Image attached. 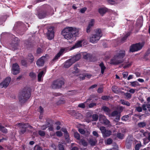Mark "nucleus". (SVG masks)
I'll list each match as a JSON object with an SVG mask.
<instances>
[{"instance_id": "obj_6", "label": "nucleus", "mask_w": 150, "mask_h": 150, "mask_svg": "<svg viewBox=\"0 0 150 150\" xmlns=\"http://www.w3.org/2000/svg\"><path fill=\"white\" fill-rule=\"evenodd\" d=\"M16 125H17L19 128V133L20 135H22L26 132L27 127L25 126V123H19L16 124Z\"/></svg>"}, {"instance_id": "obj_59", "label": "nucleus", "mask_w": 150, "mask_h": 150, "mask_svg": "<svg viewBox=\"0 0 150 150\" xmlns=\"http://www.w3.org/2000/svg\"><path fill=\"white\" fill-rule=\"evenodd\" d=\"M109 97H110V96H102L101 98L103 100H107L109 99Z\"/></svg>"}, {"instance_id": "obj_26", "label": "nucleus", "mask_w": 150, "mask_h": 150, "mask_svg": "<svg viewBox=\"0 0 150 150\" xmlns=\"http://www.w3.org/2000/svg\"><path fill=\"white\" fill-rule=\"evenodd\" d=\"M46 13L45 11H42L38 14V17L39 18H42L45 17Z\"/></svg>"}, {"instance_id": "obj_18", "label": "nucleus", "mask_w": 150, "mask_h": 150, "mask_svg": "<svg viewBox=\"0 0 150 150\" xmlns=\"http://www.w3.org/2000/svg\"><path fill=\"white\" fill-rule=\"evenodd\" d=\"M116 55L120 59L123 58L125 55V52L124 50H121L119 52L116 54Z\"/></svg>"}, {"instance_id": "obj_54", "label": "nucleus", "mask_w": 150, "mask_h": 150, "mask_svg": "<svg viewBox=\"0 0 150 150\" xmlns=\"http://www.w3.org/2000/svg\"><path fill=\"white\" fill-rule=\"evenodd\" d=\"M78 131L81 134H84L86 133V131L82 128L79 129Z\"/></svg>"}, {"instance_id": "obj_5", "label": "nucleus", "mask_w": 150, "mask_h": 150, "mask_svg": "<svg viewBox=\"0 0 150 150\" xmlns=\"http://www.w3.org/2000/svg\"><path fill=\"white\" fill-rule=\"evenodd\" d=\"M143 46V44L140 43L133 44L130 46L129 51L132 52L138 51L140 50L142 48Z\"/></svg>"}, {"instance_id": "obj_22", "label": "nucleus", "mask_w": 150, "mask_h": 150, "mask_svg": "<svg viewBox=\"0 0 150 150\" xmlns=\"http://www.w3.org/2000/svg\"><path fill=\"white\" fill-rule=\"evenodd\" d=\"M92 57V56L91 54L88 53L84 54L83 57L85 59L91 61Z\"/></svg>"}, {"instance_id": "obj_8", "label": "nucleus", "mask_w": 150, "mask_h": 150, "mask_svg": "<svg viewBox=\"0 0 150 150\" xmlns=\"http://www.w3.org/2000/svg\"><path fill=\"white\" fill-rule=\"evenodd\" d=\"M100 129L102 134L104 138H106L109 137L112 134V132L110 130H107L105 127H100Z\"/></svg>"}, {"instance_id": "obj_23", "label": "nucleus", "mask_w": 150, "mask_h": 150, "mask_svg": "<svg viewBox=\"0 0 150 150\" xmlns=\"http://www.w3.org/2000/svg\"><path fill=\"white\" fill-rule=\"evenodd\" d=\"M79 143L80 144H81L84 147L88 145L87 142L83 139H80L79 141Z\"/></svg>"}, {"instance_id": "obj_24", "label": "nucleus", "mask_w": 150, "mask_h": 150, "mask_svg": "<svg viewBox=\"0 0 150 150\" xmlns=\"http://www.w3.org/2000/svg\"><path fill=\"white\" fill-rule=\"evenodd\" d=\"M89 143L91 146H95L97 142V141L96 139H90L89 141Z\"/></svg>"}, {"instance_id": "obj_17", "label": "nucleus", "mask_w": 150, "mask_h": 150, "mask_svg": "<svg viewBox=\"0 0 150 150\" xmlns=\"http://www.w3.org/2000/svg\"><path fill=\"white\" fill-rule=\"evenodd\" d=\"M70 59H69L64 63V67L68 68L74 63L72 60Z\"/></svg>"}, {"instance_id": "obj_55", "label": "nucleus", "mask_w": 150, "mask_h": 150, "mask_svg": "<svg viewBox=\"0 0 150 150\" xmlns=\"http://www.w3.org/2000/svg\"><path fill=\"white\" fill-rule=\"evenodd\" d=\"M36 52L37 54H40L42 52V50L39 47L37 49Z\"/></svg>"}, {"instance_id": "obj_41", "label": "nucleus", "mask_w": 150, "mask_h": 150, "mask_svg": "<svg viewBox=\"0 0 150 150\" xmlns=\"http://www.w3.org/2000/svg\"><path fill=\"white\" fill-rule=\"evenodd\" d=\"M28 58L31 60V63H32L34 60V57L31 54H29L28 55Z\"/></svg>"}, {"instance_id": "obj_56", "label": "nucleus", "mask_w": 150, "mask_h": 150, "mask_svg": "<svg viewBox=\"0 0 150 150\" xmlns=\"http://www.w3.org/2000/svg\"><path fill=\"white\" fill-rule=\"evenodd\" d=\"M132 144L129 142H127L126 144V146L127 149H129L131 147Z\"/></svg>"}, {"instance_id": "obj_19", "label": "nucleus", "mask_w": 150, "mask_h": 150, "mask_svg": "<svg viewBox=\"0 0 150 150\" xmlns=\"http://www.w3.org/2000/svg\"><path fill=\"white\" fill-rule=\"evenodd\" d=\"M45 73L43 71H41L39 72L38 75V81L40 82L42 81L43 77L44 76Z\"/></svg>"}, {"instance_id": "obj_7", "label": "nucleus", "mask_w": 150, "mask_h": 150, "mask_svg": "<svg viewBox=\"0 0 150 150\" xmlns=\"http://www.w3.org/2000/svg\"><path fill=\"white\" fill-rule=\"evenodd\" d=\"M48 59V56L47 54L42 56L36 62L37 65L40 67L43 66L44 64L45 61L47 60Z\"/></svg>"}, {"instance_id": "obj_12", "label": "nucleus", "mask_w": 150, "mask_h": 150, "mask_svg": "<svg viewBox=\"0 0 150 150\" xmlns=\"http://www.w3.org/2000/svg\"><path fill=\"white\" fill-rule=\"evenodd\" d=\"M123 62L122 59H120L117 56L115 55L113 58L111 60L110 64L115 65L122 63Z\"/></svg>"}, {"instance_id": "obj_21", "label": "nucleus", "mask_w": 150, "mask_h": 150, "mask_svg": "<svg viewBox=\"0 0 150 150\" xmlns=\"http://www.w3.org/2000/svg\"><path fill=\"white\" fill-rule=\"evenodd\" d=\"M107 11V9L105 8H101L98 9L99 13L102 16H103Z\"/></svg>"}, {"instance_id": "obj_16", "label": "nucleus", "mask_w": 150, "mask_h": 150, "mask_svg": "<svg viewBox=\"0 0 150 150\" xmlns=\"http://www.w3.org/2000/svg\"><path fill=\"white\" fill-rule=\"evenodd\" d=\"M65 50L64 49H61L60 51L54 57L52 60L53 62H56L60 57L62 54L63 53L64 51Z\"/></svg>"}, {"instance_id": "obj_14", "label": "nucleus", "mask_w": 150, "mask_h": 150, "mask_svg": "<svg viewBox=\"0 0 150 150\" xmlns=\"http://www.w3.org/2000/svg\"><path fill=\"white\" fill-rule=\"evenodd\" d=\"M12 72L13 74L16 75L19 72V68L17 64H13L12 67Z\"/></svg>"}, {"instance_id": "obj_4", "label": "nucleus", "mask_w": 150, "mask_h": 150, "mask_svg": "<svg viewBox=\"0 0 150 150\" xmlns=\"http://www.w3.org/2000/svg\"><path fill=\"white\" fill-rule=\"evenodd\" d=\"M64 81L60 79H57L54 81L51 85V87L53 89L61 88L64 84Z\"/></svg>"}, {"instance_id": "obj_64", "label": "nucleus", "mask_w": 150, "mask_h": 150, "mask_svg": "<svg viewBox=\"0 0 150 150\" xmlns=\"http://www.w3.org/2000/svg\"><path fill=\"white\" fill-rule=\"evenodd\" d=\"M132 63H127L125 64V65L123 67V68H128L130 67Z\"/></svg>"}, {"instance_id": "obj_61", "label": "nucleus", "mask_w": 150, "mask_h": 150, "mask_svg": "<svg viewBox=\"0 0 150 150\" xmlns=\"http://www.w3.org/2000/svg\"><path fill=\"white\" fill-rule=\"evenodd\" d=\"M96 105V104L94 103H90L88 105V107L89 108H92L94 106Z\"/></svg>"}, {"instance_id": "obj_58", "label": "nucleus", "mask_w": 150, "mask_h": 150, "mask_svg": "<svg viewBox=\"0 0 150 150\" xmlns=\"http://www.w3.org/2000/svg\"><path fill=\"white\" fill-rule=\"evenodd\" d=\"M57 135L59 137H60L62 135V133L60 131H58L56 132Z\"/></svg>"}, {"instance_id": "obj_53", "label": "nucleus", "mask_w": 150, "mask_h": 150, "mask_svg": "<svg viewBox=\"0 0 150 150\" xmlns=\"http://www.w3.org/2000/svg\"><path fill=\"white\" fill-rule=\"evenodd\" d=\"M93 26H91L88 25V27L86 28V31L87 33H89L90 32L91 28Z\"/></svg>"}, {"instance_id": "obj_9", "label": "nucleus", "mask_w": 150, "mask_h": 150, "mask_svg": "<svg viewBox=\"0 0 150 150\" xmlns=\"http://www.w3.org/2000/svg\"><path fill=\"white\" fill-rule=\"evenodd\" d=\"M47 38L50 40L53 39L54 36V28L51 27L48 30L47 33Z\"/></svg>"}, {"instance_id": "obj_52", "label": "nucleus", "mask_w": 150, "mask_h": 150, "mask_svg": "<svg viewBox=\"0 0 150 150\" xmlns=\"http://www.w3.org/2000/svg\"><path fill=\"white\" fill-rule=\"evenodd\" d=\"M29 76L32 78L34 79L36 77V75L33 72H30L29 74Z\"/></svg>"}, {"instance_id": "obj_20", "label": "nucleus", "mask_w": 150, "mask_h": 150, "mask_svg": "<svg viewBox=\"0 0 150 150\" xmlns=\"http://www.w3.org/2000/svg\"><path fill=\"white\" fill-rule=\"evenodd\" d=\"M81 58V54H78L72 57L71 58V60H72L74 63L76 61L79 60Z\"/></svg>"}, {"instance_id": "obj_28", "label": "nucleus", "mask_w": 150, "mask_h": 150, "mask_svg": "<svg viewBox=\"0 0 150 150\" xmlns=\"http://www.w3.org/2000/svg\"><path fill=\"white\" fill-rule=\"evenodd\" d=\"M0 131L3 133H6L8 132L7 130L4 126L0 124Z\"/></svg>"}, {"instance_id": "obj_11", "label": "nucleus", "mask_w": 150, "mask_h": 150, "mask_svg": "<svg viewBox=\"0 0 150 150\" xmlns=\"http://www.w3.org/2000/svg\"><path fill=\"white\" fill-rule=\"evenodd\" d=\"M99 120L100 122L103 124L105 125L109 126H111L110 122L106 118L104 115L100 116L99 117Z\"/></svg>"}, {"instance_id": "obj_29", "label": "nucleus", "mask_w": 150, "mask_h": 150, "mask_svg": "<svg viewBox=\"0 0 150 150\" xmlns=\"http://www.w3.org/2000/svg\"><path fill=\"white\" fill-rule=\"evenodd\" d=\"M102 110L105 112L107 113H109L110 112V109L108 107L105 106H103L102 108Z\"/></svg>"}, {"instance_id": "obj_45", "label": "nucleus", "mask_w": 150, "mask_h": 150, "mask_svg": "<svg viewBox=\"0 0 150 150\" xmlns=\"http://www.w3.org/2000/svg\"><path fill=\"white\" fill-rule=\"evenodd\" d=\"M59 150H64V147L63 145L62 144H59L58 145Z\"/></svg>"}, {"instance_id": "obj_60", "label": "nucleus", "mask_w": 150, "mask_h": 150, "mask_svg": "<svg viewBox=\"0 0 150 150\" xmlns=\"http://www.w3.org/2000/svg\"><path fill=\"white\" fill-rule=\"evenodd\" d=\"M92 134L94 136L96 137H99V134L96 131H93V132Z\"/></svg>"}, {"instance_id": "obj_2", "label": "nucleus", "mask_w": 150, "mask_h": 150, "mask_svg": "<svg viewBox=\"0 0 150 150\" xmlns=\"http://www.w3.org/2000/svg\"><path fill=\"white\" fill-rule=\"evenodd\" d=\"M30 95V88H24L19 93L18 96L19 101L21 103H24L29 98Z\"/></svg>"}, {"instance_id": "obj_32", "label": "nucleus", "mask_w": 150, "mask_h": 150, "mask_svg": "<svg viewBox=\"0 0 150 150\" xmlns=\"http://www.w3.org/2000/svg\"><path fill=\"white\" fill-rule=\"evenodd\" d=\"M91 116L93 119L92 121H96L98 119V116L97 114H93L91 115Z\"/></svg>"}, {"instance_id": "obj_40", "label": "nucleus", "mask_w": 150, "mask_h": 150, "mask_svg": "<svg viewBox=\"0 0 150 150\" xmlns=\"http://www.w3.org/2000/svg\"><path fill=\"white\" fill-rule=\"evenodd\" d=\"M77 66H79V65H75L74 67V69L75 70L73 72V73H77L79 72V69L77 68Z\"/></svg>"}, {"instance_id": "obj_50", "label": "nucleus", "mask_w": 150, "mask_h": 150, "mask_svg": "<svg viewBox=\"0 0 150 150\" xmlns=\"http://www.w3.org/2000/svg\"><path fill=\"white\" fill-rule=\"evenodd\" d=\"M21 63L22 65L25 67H27V63L26 60L24 59L22 60Z\"/></svg>"}, {"instance_id": "obj_38", "label": "nucleus", "mask_w": 150, "mask_h": 150, "mask_svg": "<svg viewBox=\"0 0 150 150\" xmlns=\"http://www.w3.org/2000/svg\"><path fill=\"white\" fill-rule=\"evenodd\" d=\"M113 142L112 139L110 138H108L106 141L105 143L107 145H110L112 144Z\"/></svg>"}, {"instance_id": "obj_13", "label": "nucleus", "mask_w": 150, "mask_h": 150, "mask_svg": "<svg viewBox=\"0 0 150 150\" xmlns=\"http://www.w3.org/2000/svg\"><path fill=\"white\" fill-rule=\"evenodd\" d=\"M142 108L143 110L145 111V113L147 115H150V105L148 104H143L142 105Z\"/></svg>"}, {"instance_id": "obj_10", "label": "nucleus", "mask_w": 150, "mask_h": 150, "mask_svg": "<svg viewBox=\"0 0 150 150\" xmlns=\"http://www.w3.org/2000/svg\"><path fill=\"white\" fill-rule=\"evenodd\" d=\"M11 81L10 77H7L4 81L0 83V88H6L8 85Z\"/></svg>"}, {"instance_id": "obj_51", "label": "nucleus", "mask_w": 150, "mask_h": 150, "mask_svg": "<svg viewBox=\"0 0 150 150\" xmlns=\"http://www.w3.org/2000/svg\"><path fill=\"white\" fill-rule=\"evenodd\" d=\"M70 114L73 116L75 117L77 113L75 110H72L70 111Z\"/></svg>"}, {"instance_id": "obj_36", "label": "nucleus", "mask_w": 150, "mask_h": 150, "mask_svg": "<svg viewBox=\"0 0 150 150\" xmlns=\"http://www.w3.org/2000/svg\"><path fill=\"white\" fill-rule=\"evenodd\" d=\"M124 95L126 97L125 98L128 100L130 99L131 97V94L128 93H124Z\"/></svg>"}, {"instance_id": "obj_34", "label": "nucleus", "mask_w": 150, "mask_h": 150, "mask_svg": "<svg viewBox=\"0 0 150 150\" xmlns=\"http://www.w3.org/2000/svg\"><path fill=\"white\" fill-rule=\"evenodd\" d=\"M121 102L122 104L126 105L127 106H129L130 105V103L127 101H125L123 100H121Z\"/></svg>"}, {"instance_id": "obj_42", "label": "nucleus", "mask_w": 150, "mask_h": 150, "mask_svg": "<svg viewBox=\"0 0 150 150\" xmlns=\"http://www.w3.org/2000/svg\"><path fill=\"white\" fill-rule=\"evenodd\" d=\"M130 33L128 32L127 33L126 35L122 38V41H124L125 40L127 37L130 35Z\"/></svg>"}, {"instance_id": "obj_43", "label": "nucleus", "mask_w": 150, "mask_h": 150, "mask_svg": "<svg viewBox=\"0 0 150 150\" xmlns=\"http://www.w3.org/2000/svg\"><path fill=\"white\" fill-rule=\"evenodd\" d=\"M34 150H42V148L39 145H35L34 148Z\"/></svg>"}, {"instance_id": "obj_47", "label": "nucleus", "mask_w": 150, "mask_h": 150, "mask_svg": "<svg viewBox=\"0 0 150 150\" xmlns=\"http://www.w3.org/2000/svg\"><path fill=\"white\" fill-rule=\"evenodd\" d=\"M129 115H127L122 116L121 118V120L124 121L127 120L129 117Z\"/></svg>"}, {"instance_id": "obj_49", "label": "nucleus", "mask_w": 150, "mask_h": 150, "mask_svg": "<svg viewBox=\"0 0 150 150\" xmlns=\"http://www.w3.org/2000/svg\"><path fill=\"white\" fill-rule=\"evenodd\" d=\"M94 19H92L91 20L90 22L89 23L88 25L91 26H93L94 24Z\"/></svg>"}, {"instance_id": "obj_3", "label": "nucleus", "mask_w": 150, "mask_h": 150, "mask_svg": "<svg viewBox=\"0 0 150 150\" xmlns=\"http://www.w3.org/2000/svg\"><path fill=\"white\" fill-rule=\"evenodd\" d=\"M102 36V34L100 29L95 30V33L91 35L90 38V42L92 43H95L99 40Z\"/></svg>"}, {"instance_id": "obj_35", "label": "nucleus", "mask_w": 150, "mask_h": 150, "mask_svg": "<svg viewBox=\"0 0 150 150\" xmlns=\"http://www.w3.org/2000/svg\"><path fill=\"white\" fill-rule=\"evenodd\" d=\"M91 100V99H87V101H86L84 103L79 104L78 105V107H80V108H85V103H86L87 102H88V100Z\"/></svg>"}, {"instance_id": "obj_57", "label": "nucleus", "mask_w": 150, "mask_h": 150, "mask_svg": "<svg viewBox=\"0 0 150 150\" xmlns=\"http://www.w3.org/2000/svg\"><path fill=\"white\" fill-rule=\"evenodd\" d=\"M49 126H47V125H44L42 126L41 127V129L42 130H45L47 128L49 127Z\"/></svg>"}, {"instance_id": "obj_1", "label": "nucleus", "mask_w": 150, "mask_h": 150, "mask_svg": "<svg viewBox=\"0 0 150 150\" xmlns=\"http://www.w3.org/2000/svg\"><path fill=\"white\" fill-rule=\"evenodd\" d=\"M78 29L72 27H68L64 29L62 32L63 35L67 40H74L79 34Z\"/></svg>"}, {"instance_id": "obj_30", "label": "nucleus", "mask_w": 150, "mask_h": 150, "mask_svg": "<svg viewBox=\"0 0 150 150\" xmlns=\"http://www.w3.org/2000/svg\"><path fill=\"white\" fill-rule=\"evenodd\" d=\"M137 125L139 127L142 128L146 126V123L144 122H141L138 123Z\"/></svg>"}, {"instance_id": "obj_25", "label": "nucleus", "mask_w": 150, "mask_h": 150, "mask_svg": "<svg viewBox=\"0 0 150 150\" xmlns=\"http://www.w3.org/2000/svg\"><path fill=\"white\" fill-rule=\"evenodd\" d=\"M82 42L81 41H78L75 44L74 46H73L71 48V49H74L75 48H77L81 46L82 45Z\"/></svg>"}, {"instance_id": "obj_27", "label": "nucleus", "mask_w": 150, "mask_h": 150, "mask_svg": "<svg viewBox=\"0 0 150 150\" xmlns=\"http://www.w3.org/2000/svg\"><path fill=\"white\" fill-rule=\"evenodd\" d=\"M99 66L100 67L101 69V73L103 74L105 70L106 69V67L104 66L103 62H101L99 64Z\"/></svg>"}, {"instance_id": "obj_62", "label": "nucleus", "mask_w": 150, "mask_h": 150, "mask_svg": "<svg viewBox=\"0 0 150 150\" xmlns=\"http://www.w3.org/2000/svg\"><path fill=\"white\" fill-rule=\"evenodd\" d=\"M136 110L139 112H141L142 111V108L141 107L139 106L136 108Z\"/></svg>"}, {"instance_id": "obj_37", "label": "nucleus", "mask_w": 150, "mask_h": 150, "mask_svg": "<svg viewBox=\"0 0 150 150\" xmlns=\"http://www.w3.org/2000/svg\"><path fill=\"white\" fill-rule=\"evenodd\" d=\"M52 120L50 119H48L47 120L46 122L45 125H47V126H50L52 125Z\"/></svg>"}, {"instance_id": "obj_48", "label": "nucleus", "mask_w": 150, "mask_h": 150, "mask_svg": "<svg viewBox=\"0 0 150 150\" xmlns=\"http://www.w3.org/2000/svg\"><path fill=\"white\" fill-rule=\"evenodd\" d=\"M118 112L117 110H115L112 112L111 115L112 116L114 117L117 115L118 114Z\"/></svg>"}, {"instance_id": "obj_33", "label": "nucleus", "mask_w": 150, "mask_h": 150, "mask_svg": "<svg viewBox=\"0 0 150 150\" xmlns=\"http://www.w3.org/2000/svg\"><path fill=\"white\" fill-rule=\"evenodd\" d=\"M117 137L120 139H123L124 137V135L120 132H117Z\"/></svg>"}, {"instance_id": "obj_46", "label": "nucleus", "mask_w": 150, "mask_h": 150, "mask_svg": "<svg viewBox=\"0 0 150 150\" xmlns=\"http://www.w3.org/2000/svg\"><path fill=\"white\" fill-rule=\"evenodd\" d=\"M38 134L41 136H44L45 134V131L42 130L39 131Z\"/></svg>"}, {"instance_id": "obj_63", "label": "nucleus", "mask_w": 150, "mask_h": 150, "mask_svg": "<svg viewBox=\"0 0 150 150\" xmlns=\"http://www.w3.org/2000/svg\"><path fill=\"white\" fill-rule=\"evenodd\" d=\"M79 78L80 80H83L85 79V74H84L80 75L79 76Z\"/></svg>"}, {"instance_id": "obj_31", "label": "nucleus", "mask_w": 150, "mask_h": 150, "mask_svg": "<svg viewBox=\"0 0 150 150\" xmlns=\"http://www.w3.org/2000/svg\"><path fill=\"white\" fill-rule=\"evenodd\" d=\"M130 85L132 87H135L139 86V83L137 81L130 82Z\"/></svg>"}, {"instance_id": "obj_44", "label": "nucleus", "mask_w": 150, "mask_h": 150, "mask_svg": "<svg viewBox=\"0 0 150 150\" xmlns=\"http://www.w3.org/2000/svg\"><path fill=\"white\" fill-rule=\"evenodd\" d=\"M141 146L142 145L141 143L137 144L135 147V150H139Z\"/></svg>"}, {"instance_id": "obj_39", "label": "nucleus", "mask_w": 150, "mask_h": 150, "mask_svg": "<svg viewBox=\"0 0 150 150\" xmlns=\"http://www.w3.org/2000/svg\"><path fill=\"white\" fill-rule=\"evenodd\" d=\"M74 137L78 140L80 139V137L79 134L77 132H75L74 133Z\"/></svg>"}, {"instance_id": "obj_15", "label": "nucleus", "mask_w": 150, "mask_h": 150, "mask_svg": "<svg viewBox=\"0 0 150 150\" xmlns=\"http://www.w3.org/2000/svg\"><path fill=\"white\" fill-rule=\"evenodd\" d=\"M18 45V42H17L13 41L10 43L9 45V48L12 50H15L17 49V46Z\"/></svg>"}]
</instances>
